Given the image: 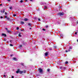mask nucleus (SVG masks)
Returning <instances> with one entry per match:
<instances>
[{"label": "nucleus", "instance_id": "obj_45", "mask_svg": "<svg viewBox=\"0 0 78 78\" xmlns=\"http://www.w3.org/2000/svg\"><path fill=\"white\" fill-rule=\"evenodd\" d=\"M4 41H6L4 39Z\"/></svg>", "mask_w": 78, "mask_h": 78}, {"label": "nucleus", "instance_id": "obj_2", "mask_svg": "<svg viewBox=\"0 0 78 78\" xmlns=\"http://www.w3.org/2000/svg\"><path fill=\"white\" fill-rule=\"evenodd\" d=\"M69 49H72V48L71 46L69 47V49H68V50H66L65 52L66 53H67V52H69V51H70V50Z\"/></svg>", "mask_w": 78, "mask_h": 78}, {"label": "nucleus", "instance_id": "obj_7", "mask_svg": "<svg viewBox=\"0 0 78 78\" xmlns=\"http://www.w3.org/2000/svg\"><path fill=\"white\" fill-rule=\"evenodd\" d=\"M24 21H28V19L27 18H25L24 19Z\"/></svg>", "mask_w": 78, "mask_h": 78}, {"label": "nucleus", "instance_id": "obj_12", "mask_svg": "<svg viewBox=\"0 0 78 78\" xmlns=\"http://www.w3.org/2000/svg\"><path fill=\"white\" fill-rule=\"evenodd\" d=\"M60 69H62V70H63V67L62 66H61L60 67Z\"/></svg>", "mask_w": 78, "mask_h": 78}, {"label": "nucleus", "instance_id": "obj_20", "mask_svg": "<svg viewBox=\"0 0 78 78\" xmlns=\"http://www.w3.org/2000/svg\"><path fill=\"white\" fill-rule=\"evenodd\" d=\"M49 49L50 50H52V48H49Z\"/></svg>", "mask_w": 78, "mask_h": 78}, {"label": "nucleus", "instance_id": "obj_47", "mask_svg": "<svg viewBox=\"0 0 78 78\" xmlns=\"http://www.w3.org/2000/svg\"><path fill=\"white\" fill-rule=\"evenodd\" d=\"M77 42H78V40H77Z\"/></svg>", "mask_w": 78, "mask_h": 78}, {"label": "nucleus", "instance_id": "obj_17", "mask_svg": "<svg viewBox=\"0 0 78 78\" xmlns=\"http://www.w3.org/2000/svg\"><path fill=\"white\" fill-rule=\"evenodd\" d=\"M65 64H68V62L66 61V62L65 63Z\"/></svg>", "mask_w": 78, "mask_h": 78}, {"label": "nucleus", "instance_id": "obj_13", "mask_svg": "<svg viewBox=\"0 0 78 78\" xmlns=\"http://www.w3.org/2000/svg\"><path fill=\"white\" fill-rule=\"evenodd\" d=\"M20 23H21V24H24V22H22V21H21V22H20Z\"/></svg>", "mask_w": 78, "mask_h": 78}, {"label": "nucleus", "instance_id": "obj_3", "mask_svg": "<svg viewBox=\"0 0 78 78\" xmlns=\"http://www.w3.org/2000/svg\"><path fill=\"white\" fill-rule=\"evenodd\" d=\"M64 12H60V13H58V15H59V16H63V15H64Z\"/></svg>", "mask_w": 78, "mask_h": 78}, {"label": "nucleus", "instance_id": "obj_38", "mask_svg": "<svg viewBox=\"0 0 78 78\" xmlns=\"http://www.w3.org/2000/svg\"><path fill=\"white\" fill-rule=\"evenodd\" d=\"M5 14L6 15V14H7V13H6V12H5Z\"/></svg>", "mask_w": 78, "mask_h": 78}, {"label": "nucleus", "instance_id": "obj_24", "mask_svg": "<svg viewBox=\"0 0 78 78\" xmlns=\"http://www.w3.org/2000/svg\"><path fill=\"white\" fill-rule=\"evenodd\" d=\"M19 29V27H17L16 28V30H18Z\"/></svg>", "mask_w": 78, "mask_h": 78}, {"label": "nucleus", "instance_id": "obj_27", "mask_svg": "<svg viewBox=\"0 0 78 78\" xmlns=\"http://www.w3.org/2000/svg\"><path fill=\"white\" fill-rule=\"evenodd\" d=\"M10 46H11V47H12L13 46V45L12 44H10Z\"/></svg>", "mask_w": 78, "mask_h": 78}, {"label": "nucleus", "instance_id": "obj_16", "mask_svg": "<svg viewBox=\"0 0 78 78\" xmlns=\"http://www.w3.org/2000/svg\"><path fill=\"white\" fill-rule=\"evenodd\" d=\"M66 67H63V70H66Z\"/></svg>", "mask_w": 78, "mask_h": 78}, {"label": "nucleus", "instance_id": "obj_54", "mask_svg": "<svg viewBox=\"0 0 78 78\" xmlns=\"http://www.w3.org/2000/svg\"><path fill=\"white\" fill-rule=\"evenodd\" d=\"M70 78V77H69V78Z\"/></svg>", "mask_w": 78, "mask_h": 78}, {"label": "nucleus", "instance_id": "obj_44", "mask_svg": "<svg viewBox=\"0 0 78 78\" xmlns=\"http://www.w3.org/2000/svg\"><path fill=\"white\" fill-rule=\"evenodd\" d=\"M30 1H31V2H32V1H33V0H30Z\"/></svg>", "mask_w": 78, "mask_h": 78}, {"label": "nucleus", "instance_id": "obj_40", "mask_svg": "<svg viewBox=\"0 0 78 78\" xmlns=\"http://www.w3.org/2000/svg\"><path fill=\"white\" fill-rule=\"evenodd\" d=\"M12 78H14V76H12Z\"/></svg>", "mask_w": 78, "mask_h": 78}, {"label": "nucleus", "instance_id": "obj_53", "mask_svg": "<svg viewBox=\"0 0 78 78\" xmlns=\"http://www.w3.org/2000/svg\"><path fill=\"white\" fill-rule=\"evenodd\" d=\"M5 73H4V74H5Z\"/></svg>", "mask_w": 78, "mask_h": 78}, {"label": "nucleus", "instance_id": "obj_51", "mask_svg": "<svg viewBox=\"0 0 78 78\" xmlns=\"http://www.w3.org/2000/svg\"><path fill=\"white\" fill-rule=\"evenodd\" d=\"M15 34H16V33H15Z\"/></svg>", "mask_w": 78, "mask_h": 78}, {"label": "nucleus", "instance_id": "obj_33", "mask_svg": "<svg viewBox=\"0 0 78 78\" xmlns=\"http://www.w3.org/2000/svg\"><path fill=\"white\" fill-rule=\"evenodd\" d=\"M5 30H7H7H8V28H5Z\"/></svg>", "mask_w": 78, "mask_h": 78}, {"label": "nucleus", "instance_id": "obj_10", "mask_svg": "<svg viewBox=\"0 0 78 78\" xmlns=\"http://www.w3.org/2000/svg\"><path fill=\"white\" fill-rule=\"evenodd\" d=\"M13 60H14V61H17V59L15 58H13Z\"/></svg>", "mask_w": 78, "mask_h": 78}, {"label": "nucleus", "instance_id": "obj_30", "mask_svg": "<svg viewBox=\"0 0 78 78\" xmlns=\"http://www.w3.org/2000/svg\"><path fill=\"white\" fill-rule=\"evenodd\" d=\"M9 9H12V7H9Z\"/></svg>", "mask_w": 78, "mask_h": 78}, {"label": "nucleus", "instance_id": "obj_37", "mask_svg": "<svg viewBox=\"0 0 78 78\" xmlns=\"http://www.w3.org/2000/svg\"><path fill=\"white\" fill-rule=\"evenodd\" d=\"M26 72V71L24 70V73H25Z\"/></svg>", "mask_w": 78, "mask_h": 78}, {"label": "nucleus", "instance_id": "obj_36", "mask_svg": "<svg viewBox=\"0 0 78 78\" xmlns=\"http://www.w3.org/2000/svg\"><path fill=\"white\" fill-rule=\"evenodd\" d=\"M7 18H8V17H7V16H5V19H7Z\"/></svg>", "mask_w": 78, "mask_h": 78}, {"label": "nucleus", "instance_id": "obj_46", "mask_svg": "<svg viewBox=\"0 0 78 78\" xmlns=\"http://www.w3.org/2000/svg\"><path fill=\"white\" fill-rule=\"evenodd\" d=\"M10 41V42H11V41H12L11 40Z\"/></svg>", "mask_w": 78, "mask_h": 78}, {"label": "nucleus", "instance_id": "obj_48", "mask_svg": "<svg viewBox=\"0 0 78 78\" xmlns=\"http://www.w3.org/2000/svg\"><path fill=\"white\" fill-rule=\"evenodd\" d=\"M25 1H27V0H24Z\"/></svg>", "mask_w": 78, "mask_h": 78}, {"label": "nucleus", "instance_id": "obj_25", "mask_svg": "<svg viewBox=\"0 0 78 78\" xmlns=\"http://www.w3.org/2000/svg\"><path fill=\"white\" fill-rule=\"evenodd\" d=\"M22 47V45H20L19 46V47L20 48V47Z\"/></svg>", "mask_w": 78, "mask_h": 78}, {"label": "nucleus", "instance_id": "obj_21", "mask_svg": "<svg viewBox=\"0 0 78 78\" xmlns=\"http://www.w3.org/2000/svg\"><path fill=\"white\" fill-rule=\"evenodd\" d=\"M38 21H41V19H40V18H38Z\"/></svg>", "mask_w": 78, "mask_h": 78}, {"label": "nucleus", "instance_id": "obj_11", "mask_svg": "<svg viewBox=\"0 0 78 78\" xmlns=\"http://www.w3.org/2000/svg\"><path fill=\"white\" fill-rule=\"evenodd\" d=\"M18 36L19 37H22V35H20V33H19Z\"/></svg>", "mask_w": 78, "mask_h": 78}, {"label": "nucleus", "instance_id": "obj_18", "mask_svg": "<svg viewBox=\"0 0 78 78\" xmlns=\"http://www.w3.org/2000/svg\"><path fill=\"white\" fill-rule=\"evenodd\" d=\"M7 33H10V32H11V31H10L9 30H7Z\"/></svg>", "mask_w": 78, "mask_h": 78}, {"label": "nucleus", "instance_id": "obj_15", "mask_svg": "<svg viewBox=\"0 0 78 78\" xmlns=\"http://www.w3.org/2000/svg\"><path fill=\"white\" fill-rule=\"evenodd\" d=\"M21 66H24V63H22L21 64Z\"/></svg>", "mask_w": 78, "mask_h": 78}, {"label": "nucleus", "instance_id": "obj_23", "mask_svg": "<svg viewBox=\"0 0 78 78\" xmlns=\"http://www.w3.org/2000/svg\"><path fill=\"white\" fill-rule=\"evenodd\" d=\"M47 71H48V72H49V71H50V69H48Z\"/></svg>", "mask_w": 78, "mask_h": 78}, {"label": "nucleus", "instance_id": "obj_28", "mask_svg": "<svg viewBox=\"0 0 78 78\" xmlns=\"http://www.w3.org/2000/svg\"><path fill=\"white\" fill-rule=\"evenodd\" d=\"M7 20H9V18L8 17H7Z\"/></svg>", "mask_w": 78, "mask_h": 78}, {"label": "nucleus", "instance_id": "obj_6", "mask_svg": "<svg viewBox=\"0 0 78 78\" xmlns=\"http://www.w3.org/2000/svg\"><path fill=\"white\" fill-rule=\"evenodd\" d=\"M2 36H5V37H6V34L4 33L2 34Z\"/></svg>", "mask_w": 78, "mask_h": 78}, {"label": "nucleus", "instance_id": "obj_8", "mask_svg": "<svg viewBox=\"0 0 78 78\" xmlns=\"http://www.w3.org/2000/svg\"><path fill=\"white\" fill-rule=\"evenodd\" d=\"M28 25L30 26V27H31V24L30 23H28Z\"/></svg>", "mask_w": 78, "mask_h": 78}, {"label": "nucleus", "instance_id": "obj_1", "mask_svg": "<svg viewBox=\"0 0 78 78\" xmlns=\"http://www.w3.org/2000/svg\"><path fill=\"white\" fill-rule=\"evenodd\" d=\"M23 71H20V69H18V70L16 72V73H20V74H22L23 73Z\"/></svg>", "mask_w": 78, "mask_h": 78}, {"label": "nucleus", "instance_id": "obj_4", "mask_svg": "<svg viewBox=\"0 0 78 78\" xmlns=\"http://www.w3.org/2000/svg\"><path fill=\"white\" fill-rule=\"evenodd\" d=\"M39 72H40V73L42 72V69H41V68H39Z\"/></svg>", "mask_w": 78, "mask_h": 78}, {"label": "nucleus", "instance_id": "obj_5", "mask_svg": "<svg viewBox=\"0 0 78 78\" xmlns=\"http://www.w3.org/2000/svg\"><path fill=\"white\" fill-rule=\"evenodd\" d=\"M5 12V10H3V11L2 10L1 11V13H2V14H3V13H4Z\"/></svg>", "mask_w": 78, "mask_h": 78}, {"label": "nucleus", "instance_id": "obj_50", "mask_svg": "<svg viewBox=\"0 0 78 78\" xmlns=\"http://www.w3.org/2000/svg\"><path fill=\"white\" fill-rule=\"evenodd\" d=\"M30 29H31V28H30Z\"/></svg>", "mask_w": 78, "mask_h": 78}, {"label": "nucleus", "instance_id": "obj_39", "mask_svg": "<svg viewBox=\"0 0 78 78\" xmlns=\"http://www.w3.org/2000/svg\"><path fill=\"white\" fill-rule=\"evenodd\" d=\"M75 34H77V32H75Z\"/></svg>", "mask_w": 78, "mask_h": 78}, {"label": "nucleus", "instance_id": "obj_19", "mask_svg": "<svg viewBox=\"0 0 78 78\" xmlns=\"http://www.w3.org/2000/svg\"><path fill=\"white\" fill-rule=\"evenodd\" d=\"M53 47H54V48H56V46H53Z\"/></svg>", "mask_w": 78, "mask_h": 78}, {"label": "nucleus", "instance_id": "obj_41", "mask_svg": "<svg viewBox=\"0 0 78 78\" xmlns=\"http://www.w3.org/2000/svg\"><path fill=\"white\" fill-rule=\"evenodd\" d=\"M46 28H47V27H48V26H46Z\"/></svg>", "mask_w": 78, "mask_h": 78}, {"label": "nucleus", "instance_id": "obj_9", "mask_svg": "<svg viewBox=\"0 0 78 78\" xmlns=\"http://www.w3.org/2000/svg\"><path fill=\"white\" fill-rule=\"evenodd\" d=\"M47 55H48V53L47 52H46L45 53V56H47Z\"/></svg>", "mask_w": 78, "mask_h": 78}, {"label": "nucleus", "instance_id": "obj_49", "mask_svg": "<svg viewBox=\"0 0 78 78\" xmlns=\"http://www.w3.org/2000/svg\"><path fill=\"white\" fill-rule=\"evenodd\" d=\"M70 19H72V17H70Z\"/></svg>", "mask_w": 78, "mask_h": 78}, {"label": "nucleus", "instance_id": "obj_26", "mask_svg": "<svg viewBox=\"0 0 78 78\" xmlns=\"http://www.w3.org/2000/svg\"><path fill=\"white\" fill-rule=\"evenodd\" d=\"M13 16L15 17V16H16V14H13Z\"/></svg>", "mask_w": 78, "mask_h": 78}, {"label": "nucleus", "instance_id": "obj_32", "mask_svg": "<svg viewBox=\"0 0 78 78\" xmlns=\"http://www.w3.org/2000/svg\"><path fill=\"white\" fill-rule=\"evenodd\" d=\"M76 24H78V20L77 21V22H76Z\"/></svg>", "mask_w": 78, "mask_h": 78}, {"label": "nucleus", "instance_id": "obj_29", "mask_svg": "<svg viewBox=\"0 0 78 78\" xmlns=\"http://www.w3.org/2000/svg\"><path fill=\"white\" fill-rule=\"evenodd\" d=\"M42 30H43V31H45V29H43Z\"/></svg>", "mask_w": 78, "mask_h": 78}, {"label": "nucleus", "instance_id": "obj_22", "mask_svg": "<svg viewBox=\"0 0 78 78\" xmlns=\"http://www.w3.org/2000/svg\"><path fill=\"white\" fill-rule=\"evenodd\" d=\"M20 2L21 3H22V2H23V0H21L20 1Z\"/></svg>", "mask_w": 78, "mask_h": 78}, {"label": "nucleus", "instance_id": "obj_34", "mask_svg": "<svg viewBox=\"0 0 78 78\" xmlns=\"http://www.w3.org/2000/svg\"><path fill=\"white\" fill-rule=\"evenodd\" d=\"M0 18L1 19H3V16H1Z\"/></svg>", "mask_w": 78, "mask_h": 78}, {"label": "nucleus", "instance_id": "obj_14", "mask_svg": "<svg viewBox=\"0 0 78 78\" xmlns=\"http://www.w3.org/2000/svg\"><path fill=\"white\" fill-rule=\"evenodd\" d=\"M44 9H48L47 7V6H44Z\"/></svg>", "mask_w": 78, "mask_h": 78}, {"label": "nucleus", "instance_id": "obj_42", "mask_svg": "<svg viewBox=\"0 0 78 78\" xmlns=\"http://www.w3.org/2000/svg\"><path fill=\"white\" fill-rule=\"evenodd\" d=\"M0 6H2V4H0Z\"/></svg>", "mask_w": 78, "mask_h": 78}, {"label": "nucleus", "instance_id": "obj_43", "mask_svg": "<svg viewBox=\"0 0 78 78\" xmlns=\"http://www.w3.org/2000/svg\"><path fill=\"white\" fill-rule=\"evenodd\" d=\"M11 57H12V55H11Z\"/></svg>", "mask_w": 78, "mask_h": 78}, {"label": "nucleus", "instance_id": "obj_52", "mask_svg": "<svg viewBox=\"0 0 78 78\" xmlns=\"http://www.w3.org/2000/svg\"><path fill=\"white\" fill-rule=\"evenodd\" d=\"M41 63H42V62H41Z\"/></svg>", "mask_w": 78, "mask_h": 78}, {"label": "nucleus", "instance_id": "obj_31", "mask_svg": "<svg viewBox=\"0 0 78 78\" xmlns=\"http://www.w3.org/2000/svg\"><path fill=\"white\" fill-rule=\"evenodd\" d=\"M4 78H5L6 77V75H4Z\"/></svg>", "mask_w": 78, "mask_h": 78}, {"label": "nucleus", "instance_id": "obj_35", "mask_svg": "<svg viewBox=\"0 0 78 78\" xmlns=\"http://www.w3.org/2000/svg\"><path fill=\"white\" fill-rule=\"evenodd\" d=\"M7 1H8V2H11V0H7Z\"/></svg>", "mask_w": 78, "mask_h": 78}]
</instances>
